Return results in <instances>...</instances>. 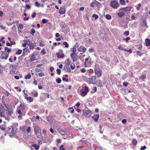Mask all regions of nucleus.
Segmentation results:
<instances>
[{
	"instance_id": "nucleus-1",
	"label": "nucleus",
	"mask_w": 150,
	"mask_h": 150,
	"mask_svg": "<svg viewBox=\"0 0 150 150\" xmlns=\"http://www.w3.org/2000/svg\"><path fill=\"white\" fill-rule=\"evenodd\" d=\"M24 110V105L21 104L20 106L17 109L16 112L19 114L18 116V118L20 119H21L22 117L25 115V112Z\"/></svg>"
},
{
	"instance_id": "nucleus-2",
	"label": "nucleus",
	"mask_w": 150,
	"mask_h": 150,
	"mask_svg": "<svg viewBox=\"0 0 150 150\" xmlns=\"http://www.w3.org/2000/svg\"><path fill=\"white\" fill-rule=\"evenodd\" d=\"M88 91V87L85 86H82L80 90V95L82 96H86Z\"/></svg>"
},
{
	"instance_id": "nucleus-3",
	"label": "nucleus",
	"mask_w": 150,
	"mask_h": 150,
	"mask_svg": "<svg viewBox=\"0 0 150 150\" xmlns=\"http://www.w3.org/2000/svg\"><path fill=\"white\" fill-rule=\"evenodd\" d=\"M33 127L34 129V132L37 137H38V135L39 134V132L41 130V129L38 125L33 124Z\"/></svg>"
},
{
	"instance_id": "nucleus-4",
	"label": "nucleus",
	"mask_w": 150,
	"mask_h": 150,
	"mask_svg": "<svg viewBox=\"0 0 150 150\" xmlns=\"http://www.w3.org/2000/svg\"><path fill=\"white\" fill-rule=\"evenodd\" d=\"M5 50L6 51V56L4 57L3 55L1 56V59H7L9 56V52L11 50V48H8L7 47H5L4 48Z\"/></svg>"
},
{
	"instance_id": "nucleus-5",
	"label": "nucleus",
	"mask_w": 150,
	"mask_h": 150,
	"mask_svg": "<svg viewBox=\"0 0 150 150\" xmlns=\"http://www.w3.org/2000/svg\"><path fill=\"white\" fill-rule=\"evenodd\" d=\"M110 5L112 8L115 9H117L120 6L118 2L115 0L112 1L110 3Z\"/></svg>"
},
{
	"instance_id": "nucleus-6",
	"label": "nucleus",
	"mask_w": 150,
	"mask_h": 150,
	"mask_svg": "<svg viewBox=\"0 0 150 150\" xmlns=\"http://www.w3.org/2000/svg\"><path fill=\"white\" fill-rule=\"evenodd\" d=\"M129 7H127L126 8H121L119 9V12L117 13V15L120 17H122L124 15L125 13L124 12V10H127L126 9L127 8L129 9Z\"/></svg>"
},
{
	"instance_id": "nucleus-7",
	"label": "nucleus",
	"mask_w": 150,
	"mask_h": 150,
	"mask_svg": "<svg viewBox=\"0 0 150 150\" xmlns=\"http://www.w3.org/2000/svg\"><path fill=\"white\" fill-rule=\"evenodd\" d=\"M91 111L88 109V108H86L83 111V114L86 117H89L91 114Z\"/></svg>"
},
{
	"instance_id": "nucleus-8",
	"label": "nucleus",
	"mask_w": 150,
	"mask_h": 150,
	"mask_svg": "<svg viewBox=\"0 0 150 150\" xmlns=\"http://www.w3.org/2000/svg\"><path fill=\"white\" fill-rule=\"evenodd\" d=\"M71 57L74 62H76L78 59V55L76 54H71Z\"/></svg>"
},
{
	"instance_id": "nucleus-9",
	"label": "nucleus",
	"mask_w": 150,
	"mask_h": 150,
	"mask_svg": "<svg viewBox=\"0 0 150 150\" xmlns=\"http://www.w3.org/2000/svg\"><path fill=\"white\" fill-rule=\"evenodd\" d=\"M94 71L95 74L98 76L100 77L101 76L102 72L100 69L95 68Z\"/></svg>"
},
{
	"instance_id": "nucleus-10",
	"label": "nucleus",
	"mask_w": 150,
	"mask_h": 150,
	"mask_svg": "<svg viewBox=\"0 0 150 150\" xmlns=\"http://www.w3.org/2000/svg\"><path fill=\"white\" fill-rule=\"evenodd\" d=\"M96 76H92L89 78V81L90 83L95 84V83Z\"/></svg>"
},
{
	"instance_id": "nucleus-11",
	"label": "nucleus",
	"mask_w": 150,
	"mask_h": 150,
	"mask_svg": "<svg viewBox=\"0 0 150 150\" xmlns=\"http://www.w3.org/2000/svg\"><path fill=\"white\" fill-rule=\"evenodd\" d=\"M78 50L79 52H81L84 53L86 51V49L84 47L81 46L78 48Z\"/></svg>"
},
{
	"instance_id": "nucleus-12",
	"label": "nucleus",
	"mask_w": 150,
	"mask_h": 150,
	"mask_svg": "<svg viewBox=\"0 0 150 150\" xmlns=\"http://www.w3.org/2000/svg\"><path fill=\"white\" fill-rule=\"evenodd\" d=\"M23 42H24V43L23 44L22 46L23 47H26L27 45H28L30 44V41L29 40H24Z\"/></svg>"
},
{
	"instance_id": "nucleus-13",
	"label": "nucleus",
	"mask_w": 150,
	"mask_h": 150,
	"mask_svg": "<svg viewBox=\"0 0 150 150\" xmlns=\"http://www.w3.org/2000/svg\"><path fill=\"white\" fill-rule=\"evenodd\" d=\"M18 63H16L14 65L11 64L10 66V69L12 70H16V69L17 67H18Z\"/></svg>"
},
{
	"instance_id": "nucleus-14",
	"label": "nucleus",
	"mask_w": 150,
	"mask_h": 150,
	"mask_svg": "<svg viewBox=\"0 0 150 150\" xmlns=\"http://www.w3.org/2000/svg\"><path fill=\"white\" fill-rule=\"evenodd\" d=\"M66 10L63 7H61L59 11V13L60 14H64L65 13Z\"/></svg>"
},
{
	"instance_id": "nucleus-15",
	"label": "nucleus",
	"mask_w": 150,
	"mask_h": 150,
	"mask_svg": "<svg viewBox=\"0 0 150 150\" xmlns=\"http://www.w3.org/2000/svg\"><path fill=\"white\" fill-rule=\"evenodd\" d=\"M99 114L94 115L92 116V118L95 121H97L99 118Z\"/></svg>"
},
{
	"instance_id": "nucleus-16",
	"label": "nucleus",
	"mask_w": 150,
	"mask_h": 150,
	"mask_svg": "<svg viewBox=\"0 0 150 150\" xmlns=\"http://www.w3.org/2000/svg\"><path fill=\"white\" fill-rule=\"evenodd\" d=\"M145 44L147 46H149L150 47V40L148 39H146L145 40Z\"/></svg>"
},
{
	"instance_id": "nucleus-17",
	"label": "nucleus",
	"mask_w": 150,
	"mask_h": 150,
	"mask_svg": "<svg viewBox=\"0 0 150 150\" xmlns=\"http://www.w3.org/2000/svg\"><path fill=\"white\" fill-rule=\"evenodd\" d=\"M29 47L30 49H33L34 48L35 46V43H30V44H29Z\"/></svg>"
},
{
	"instance_id": "nucleus-18",
	"label": "nucleus",
	"mask_w": 150,
	"mask_h": 150,
	"mask_svg": "<svg viewBox=\"0 0 150 150\" xmlns=\"http://www.w3.org/2000/svg\"><path fill=\"white\" fill-rule=\"evenodd\" d=\"M56 55L57 57V58H63L64 57V55L63 54H60L59 53H56Z\"/></svg>"
},
{
	"instance_id": "nucleus-19",
	"label": "nucleus",
	"mask_w": 150,
	"mask_h": 150,
	"mask_svg": "<svg viewBox=\"0 0 150 150\" xmlns=\"http://www.w3.org/2000/svg\"><path fill=\"white\" fill-rule=\"evenodd\" d=\"M71 50L72 52L71 54H76V50L75 46L74 47L72 48H71Z\"/></svg>"
},
{
	"instance_id": "nucleus-20",
	"label": "nucleus",
	"mask_w": 150,
	"mask_h": 150,
	"mask_svg": "<svg viewBox=\"0 0 150 150\" xmlns=\"http://www.w3.org/2000/svg\"><path fill=\"white\" fill-rule=\"evenodd\" d=\"M59 133L62 135H64L65 132L63 129H59L58 130Z\"/></svg>"
},
{
	"instance_id": "nucleus-21",
	"label": "nucleus",
	"mask_w": 150,
	"mask_h": 150,
	"mask_svg": "<svg viewBox=\"0 0 150 150\" xmlns=\"http://www.w3.org/2000/svg\"><path fill=\"white\" fill-rule=\"evenodd\" d=\"M26 99L28 101H29L30 102H32L33 101V98L32 97H26Z\"/></svg>"
},
{
	"instance_id": "nucleus-22",
	"label": "nucleus",
	"mask_w": 150,
	"mask_h": 150,
	"mask_svg": "<svg viewBox=\"0 0 150 150\" xmlns=\"http://www.w3.org/2000/svg\"><path fill=\"white\" fill-rule=\"evenodd\" d=\"M89 60V59L88 58H86L85 59V65L86 67H88L89 66H90V65L88 64V63L87 62Z\"/></svg>"
},
{
	"instance_id": "nucleus-23",
	"label": "nucleus",
	"mask_w": 150,
	"mask_h": 150,
	"mask_svg": "<svg viewBox=\"0 0 150 150\" xmlns=\"http://www.w3.org/2000/svg\"><path fill=\"white\" fill-rule=\"evenodd\" d=\"M146 78V75L145 74H143L139 78V79H144Z\"/></svg>"
},
{
	"instance_id": "nucleus-24",
	"label": "nucleus",
	"mask_w": 150,
	"mask_h": 150,
	"mask_svg": "<svg viewBox=\"0 0 150 150\" xmlns=\"http://www.w3.org/2000/svg\"><path fill=\"white\" fill-rule=\"evenodd\" d=\"M33 146L35 147V148L36 150H38L40 147V146L39 145H37L36 144L33 145Z\"/></svg>"
},
{
	"instance_id": "nucleus-25",
	"label": "nucleus",
	"mask_w": 150,
	"mask_h": 150,
	"mask_svg": "<svg viewBox=\"0 0 150 150\" xmlns=\"http://www.w3.org/2000/svg\"><path fill=\"white\" fill-rule=\"evenodd\" d=\"M70 135V136L68 137V136H66L65 138H64L65 139H72L73 138V137L72 136V135L71 134H69Z\"/></svg>"
},
{
	"instance_id": "nucleus-26",
	"label": "nucleus",
	"mask_w": 150,
	"mask_h": 150,
	"mask_svg": "<svg viewBox=\"0 0 150 150\" xmlns=\"http://www.w3.org/2000/svg\"><path fill=\"white\" fill-rule=\"evenodd\" d=\"M35 60V57L34 55L33 54L32 55L30 58V60L31 61H34Z\"/></svg>"
},
{
	"instance_id": "nucleus-27",
	"label": "nucleus",
	"mask_w": 150,
	"mask_h": 150,
	"mask_svg": "<svg viewBox=\"0 0 150 150\" xmlns=\"http://www.w3.org/2000/svg\"><path fill=\"white\" fill-rule=\"evenodd\" d=\"M31 77V76L30 74H28L26 76H25V79H30Z\"/></svg>"
},
{
	"instance_id": "nucleus-28",
	"label": "nucleus",
	"mask_w": 150,
	"mask_h": 150,
	"mask_svg": "<svg viewBox=\"0 0 150 150\" xmlns=\"http://www.w3.org/2000/svg\"><path fill=\"white\" fill-rule=\"evenodd\" d=\"M142 25L145 26H146V20H143L142 21Z\"/></svg>"
},
{
	"instance_id": "nucleus-29",
	"label": "nucleus",
	"mask_w": 150,
	"mask_h": 150,
	"mask_svg": "<svg viewBox=\"0 0 150 150\" xmlns=\"http://www.w3.org/2000/svg\"><path fill=\"white\" fill-rule=\"evenodd\" d=\"M65 63L67 65H68L70 63L69 59L66 60L65 61Z\"/></svg>"
},
{
	"instance_id": "nucleus-30",
	"label": "nucleus",
	"mask_w": 150,
	"mask_h": 150,
	"mask_svg": "<svg viewBox=\"0 0 150 150\" xmlns=\"http://www.w3.org/2000/svg\"><path fill=\"white\" fill-rule=\"evenodd\" d=\"M56 81L57 83H59L61 82V80L60 78H58L57 79H56Z\"/></svg>"
},
{
	"instance_id": "nucleus-31",
	"label": "nucleus",
	"mask_w": 150,
	"mask_h": 150,
	"mask_svg": "<svg viewBox=\"0 0 150 150\" xmlns=\"http://www.w3.org/2000/svg\"><path fill=\"white\" fill-rule=\"evenodd\" d=\"M70 67L71 69H74L75 68V65L74 64L72 63L70 66Z\"/></svg>"
},
{
	"instance_id": "nucleus-32",
	"label": "nucleus",
	"mask_w": 150,
	"mask_h": 150,
	"mask_svg": "<svg viewBox=\"0 0 150 150\" xmlns=\"http://www.w3.org/2000/svg\"><path fill=\"white\" fill-rule=\"evenodd\" d=\"M137 141L135 139H134L132 141V143L134 145H136L137 144Z\"/></svg>"
},
{
	"instance_id": "nucleus-33",
	"label": "nucleus",
	"mask_w": 150,
	"mask_h": 150,
	"mask_svg": "<svg viewBox=\"0 0 150 150\" xmlns=\"http://www.w3.org/2000/svg\"><path fill=\"white\" fill-rule=\"evenodd\" d=\"M105 17L108 20H110L111 18V16L109 14H107L105 16Z\"/></svg>"
},
{
	"instance_id": "nucleus-34",
	"label": "nucleus",
	"mask_w": 150,
	"mask_h": 150,
	"mask_svg": "<svg viewBox=\"0 0 150 150\" xmlns=\"http://www.w3.org/2000/svg\"><path fill=\"white\" fill-rule=\"evenodd\" d=\"M1 56L3 55V56L4 57H5L6 56V51H4V52L1 51Z\"/></svg>"
},
{
	"instance_id": "nucleus-35",
	"label": "nucleus",
	"mask_w": 150,
	"mask_h": 150,
	"mask_svg": "<svg viewBox=\"0 0 150 150\" xmlns=\"http://www.w3.org/2000/svg\"><path fill=\"white\" fill-rule=\"evenodd\" d=\"M63 45H65V47L66 48H67L69 47L68 44L66 42H65L63 43Z\"/></svg>"
},
{
	"instance_id": "nucleus-36",
	"label": "nucleus",
	"mask_w": 150,
	"mask_h": 150,
	"mask_svg": "<svg viewBox=\"0 0 150 150\" xmlns=\"http://www.w3.org/2000/svg\"><path fill=\"white\" fill-rule=\"evenodd\" d=\"M35 31L34 29L32 28L31 30V34L32 35H33L35 33Z\"/></svg>"
},
{
	"instance_id": "nucleus-37",
	"label": "nucleus",
	"mask_w": 150,
	"mask_h": 150,
	"mask_svg": "<svg viewBox=\"0 0 150 150\" xmlns=\"http://www.w3.org/2000/svg\"><path fill=\"white\" fill-rule=\"evenodd\" d=\"M48 21L45 19H42V22L43 24H45L47 23Z\"/></svg>"
},
{
	"instance_id": "nucleus-38",
	"label": "nucleus",
	"mask_w": 150,
	"mask_h": 150,
	"mask_svg": "<svg viewBox=\"0 0 150 150\" xmlns=\"http://www.w3.org/2000/svg\"><path fill=\"white\" fill-rule=\"evenodd\" d=\"M141 4H138L136 6V8L137 10L138 11H139V8L141 7Z\"/></svg>"
},
{
	"instance_id": "nucleus-39",
	"label": "nucleus",
	"mask_w": 150,
	"mask_h": 150,
	"mask_svg": "<svg viewBox=\"0 0 150 150\" xmlns=\"http://www.w3.org/2000/svg\"><path fill=\"white\" fill-rule=\"evenodd\" d=\"M22 51L21 50H18L16 52V54H20L21 53Z\"/></svg>"
},
{
	"instance_id": "nucleus-40",
	"label": "nucleus",
	"mask_w": 150,
	"mask_h": 150,
	"mask_svg": "<svg viewBox=\"0 0 150 150\" xmlns=\"http://www.w3.org/2000/svg\"><path fill=\"white\" fill-rule=\"evenodd\" d=\"M31 131V127H28L27 130L26 131L28 133H29Z\"/></svg>"
},
{
	"instance_id": "nucleus-41",
	"label": "nucleus",
	"mask_w": 150,
	"mask_h": 150,
	"mask_svg": "<svg viewBox=\"0 0 150 150\" xmlns=\"http://www.w3.org/2000/svg\"><path fill=\"white\" fill-rule=\"evenodd\" d=\"M57 73L58 75H60L61 74V70L60 69H57Z\"/></svg>"
},
{
	"instance_id": "nucleus-42",
	"label": "nucleus",
	"mask_w": 150,
	"mask_h": 150,
	"mask_svg": "<svg viewBox=\"0 0 150 150\" xmlns=\"http://www.w3.org/2000/svg\"><path fill=\"white\" fill-rule=\"evenodd\" d=\"M38 75L40 77H42L44 75V74L42 72H40L38 74Z\"/></svg>"
},
{
	"instance_id": "nucleus-43",
	"label": "nucleus",
	"mask_w": 150,
	"mask_h": 150,
	"mask_svg": "<svg viewBox=\"0 0 150 150\" xmlns=\"http://www.w3.org/2000/svg\"><path fill=\"white\" fill-rule=\"evenodd\" d=\"M92 17H95V19H96L98 18V16L96 14H94L93 15Z\"/></svg>"
},
{
	"instance_id": "nucleus-44",
	"label": "nucleus",
	"mask_w": 150,
	"mask_h": 150,
	"mask_svg": "<svg viewBox=\"0 0 150 150\" xmlns=\"http://www.w3.org/2000/svg\"><path fill=\"white\" fill-rule=\"evenodd\" d=\"M120 3L122 5H124L125 4V1H124V0H120Z\"/></svg>"
},
{
	"instance_id": "nucleus-45",
	"label": "nucleus",
	"mask_w": 150,
	"mask_h": 150,
	"mask_svg": "<svg viewBox=\"0 0 150 150\" xmlns=\"http://www.w3.org/2000/svg\"><path fill=\"white\" fill-rule=\"evenodd\" d=\"M65 149L64 148V145H61L60 147V150H65Z\"/></svg>"
},
{
	"instance_id": "nucleus-46",
	"label": "nucleus",
	"mask_w": 150,
	"mask_h": 150,
	"mask_svg": "<svg viewBox=\"0 0 150 150\" xmlns=\"http://www.w3.org/2000/svg\"><path fill=\"white\" fill-rule=\"evenodd\" d=\"M35 5L36 6L38 7L40 6V5L38 1H36L35 3Z\"/></svg>"
},
{
	"instance_id": "nucleus-47",
	"label": "nucleus",
	"mask_w": 150,
	"mask_h": 150,
	"mask_svg": "<svg viewBox=\"0 0 150 150\" xmlns=\"http://www.w3.org/2000/svg\"><path fill=\"white\" fill-rule=\"evenodd\" d=\"M66 68L67 70V71H70V69L69 67L68 66V65H66Z\"/></svg>"
},
{
	"instance_id": "nucleus-48",
	"label": "nucleus",
	"mask_w": 150,
	"mask_h": 150,
	"mask_svg": "<svg viewBox=\"0 0 150 150\" xmlns=\"http://www.w3.org/2000/svg\"><path fill=\"white\" fill-rule=\"evenodd\" d=\"M146 146L145 145L142 146L141 148V150H144L146 149Z\"/></svg>"
},
{
	"instance_id": "nucleus-49",
	"label": "nucleus",
	"mask_w": 150,
	"mask_h": 150,
	"mask_svg": "<svg viewBox=\"0 0 150 150\" xmlns=\"http://www.w3.org/2000/svg\"><path fill=\"white\" fill-rule=\"evenodd\" d=\"M118 49L121 50H124V48L121 46H119L118 47Z\"/></svg>"
},
{
	"instance_id": "nucleus-50",
	"label": "nucleus",
	"mask_w": 150,
	"mask_h": 150,
	"mask_svg": "<svg viewBox=\"0 0 150 150\" xmlns=\"http://www.w3.org/2000/svg\"><path fill=\"white\" fill-rule=\"evenodd\" d=\"M47 131L45 129L42 130V133L45 135Z\"/></svg>"
},
{
	"instance_id": "nucleus-51",
	"label": "nucleus",
	"mask_w": 150,
	"mask_h": 150,
	"mask_svg": "<svg viewBox=\"0 0 150 150\" xmlns=\"http://www.w3.org/2000/svg\"><path fill=\"white\" fill-rule=\"evenodd\" d=\"M62 79L63 81H65L66 82H68V79H66L65 77H63Z\"/></svg>"
},
{
	"instance_id": "nucleus-52",
	"label": "nucleus",
	"mask_w": 150,
	"mask_h": 150,
	"mask_svg": "<svg viewBox=\"0 0 150 150\" xmlns=\"http://www.w3.org/2000/svg\"><path fill=\"white\" fill-rule=\"evenodd\" d=\"M124 35H128L129 34V31H126L124 33Z\"/></svg>"
},
{
	"instance_id": "nucleus-53",
	"label": "nucleus",
	"mask_w": 150,
	"mask_h": 150,
	"mask_svg": "<svg viewBox=\"0 0 150 150\" xmlns=\"http://www.w3.org/2000/svg\"><path fill=\"white\" fill-rule=\"evenodd\" d=\"M36 15V13L35 12L33 13V14H32L31 16L33 18H34L35 17V16Z\"/></svg>"
},
{
	"instance_id": "nucleus-54",
	"label": "nucleus",
	"mask_w": 150,
	"mask_h": 150,
	"mask_svg": "<svg viewBox=\"0 0 150 150\" xmlns=\"http://www.w3.org/2000/svg\"><path fill=\"white\" fill-rule=\"evenodd\" d=\"M69 110H71V111H70L71 112V113H73L74 112V109L72 108H69Z\"/></svg>"
},
{
	"instance_id": "nucleus-55",
	"label": "nucleus",
	"mask_w": 150,
	"mask_h": 150,
	"mask_svg": "<svg viewBox=\"0 0 150 150\" xmlns=\"http://www.w3.org/2000/svg\"><path fill=\"white\" fill-rule=\"evenodd\" d=\"M25 90H24L23 91V92L24 93V97H25V98L26 99V97H27V96H28V94L26 93H25Z\"/></svg>"
},
{
	"instance_id": "nucleus-56",
	"label": "nucleus",
	"mask_w": 150,
	"mask_h": 150,
	"mask_svg": "<svg viewBox=\"0 0 150 150\" xmlns=\"http://www.w3.org/2000/svg\"><path fill=\"white\" fill-rule=\"evenodd\" d=\"M86 70L84 68H82L81 69V72L82 73H85L86 72Z\"/></svg>"
},
{
	"instance_id": "nucleus-57",
	"label": "nucleus",
	"mask_w": 150,
	"mask_h": 150,
	"mask_svg": "<svg viewBox=\"0 0 150 150\" xmlns=\"http://www.w3.org/2000/svg\"><path fill=\"white\" fill-rule=\"evenodd\" d=\"M41 52L43 54H46V52L45 51V49H43L41 51Z\"/></svg>"
},
{
	"instance_id": "nucleus-58",
	"label": "nucleus",
	"mask_w": 150,
	"mask_h": 150,
	"mask_svg": "<svg viewBox=\"0 0 150 150\" xmlns=\"http://www.w3.org/2000/svg\"><path fill=\"white\" fill-rule=\"evenodd\" d=\"M128 85V83L127 82H124L123 83V85L124 86L126 87Z\"/></svg>"
},
{
	"instance_id": "nucleus-59",
	"label": "nucleus",
	"mask_w": 150,
	"mask_h": 150,
	"mask_svg": "<svg viewBox=\"0 0 150 150\" xmlns=\"http://www.w3.org/2000/svg\"><path fill=\"white\" fill-rule=\"evenodd\" d=\"M38 96V93L37 92H36L35 93H34V95H33V96H34L35 97H37Z\"/></svg>"
},
{
	"instance_id": "nucleus-60",
	"label": "nucleus",
	"mask_w": 150,
	"mask_h": 150,
	"mask_svg": "<svg viewBox=\"0 0 150 150\" xmlns=\"http://www.w3.org/2000/svg\"><path fill=\"white\" fill-rule=\"evenodd\" d=\"M127 120L125 119H123L122 121V122L123 124H125Z\"/></svg>"
},
{
	"instance_id": "nucleus-61",
	"label": "nucleus",
	"mask_w": 150,
	"mask_h": 150,
	"mask_svg": "<svg viewBox=\"0 0 150 150\" xmlns=\"http://www.w3.org/2000/svg\"><path fill=\"white\" fill-rule=\"evenodd\" d=\"M88 51L89 52H92L94 50L93 48H90L89 50Z\"/></svg>"
},
{
	"instance_id": "nucleus-62",
	"label": "nucleus",
	"mask_w": 150,
	"mask_h": 150,
	"mask_svg": "<svg viewBox=\"0 0 150 150\" xmlns=\"http://www.w3.org/2000/svg\"><path fill=\"white\" fill-rule=\"evenodd\" d=\"M101 81L100 80L99 81V82L98 83L99 86L100 87L102 86V84L101 83Z\"/></svg>"
},
{
	"instance_id": "nucleus-63",
	"label": "nucleus",
	"mask_w": 150,
	"mask_h": 150,
	"mask_svg": "<svg viewBox=\"0 0 150 150\" xmlns=\"http://www.w3.org/2000/svg\"><path fill=\"white\" fill-rule=\"evenodd\" d=\"M0 28L1 29H3V30L5 28V27L3 25H1L0 26Z\"/></svg>"
},
{
	"instance_id": "nucleus-64",
	"label": "nucleus",
	"mask_w": 150,
	"mask_h": 150,
	"mask_svg": "<svg viewBox=\"0 0 150 150\" xmlns=\"http://www.w3.org/2000/svg\"><path fill=\"white\" fill-rule=\"evenodd\" d=\"M23 25L22 24H21L19 25V27L21 29L23 28Z\"/></svg>"
}]
</instances>
